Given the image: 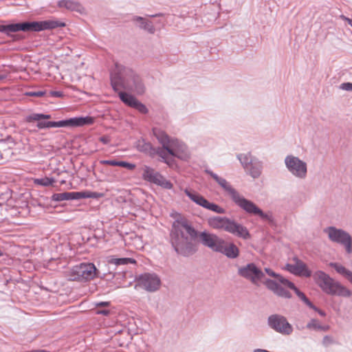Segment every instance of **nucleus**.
<instances>
[{
	"label": "nucleus",
	"instance_id": "50",
	"mask_svg": "<svg viewBox=\"0 0 352 352\" xmlns=\"http://www.w3.org/2000/svg\"><path fill=\"white\" fill-rule=\"evenodd\" d=\"M109 314V310H102V311H97L96 314H102V315H108Z\"/></svg>",
	"mask_w": 352,
	"mask_h": 352
},
{
	"label": "nucleus",
	"instance_id": "37",
	"mask_svg": "<svg viewBox=\"0 0 352 352\" xmlns=\"http://www.w3.org/2000/svg\"><path fill=\"white\" fill-rule=\"evenodd\" d=\"M207 209L209 210L215 212L217 214H223V213H224V211H225L223 208L220 207L219 206H218L216 204L211 203V202L208 205Z\"/></svg>",
	"mask_w": 352,
	"mask_h": 352
},
{
	"label": "nucleus",
	"instance_id": "15",
	"mask_svg": "<svg viewBox=\"0 0 352 352\" xmlns=\"http://www.w3.org/2000/svg\"><path fill=\"white\" fill-rule=\"evenodd\" d=\"M241 276L250 278L254 283L258 285L263 281V273L254 264H249L247 267L239 270Z\"/></svg>",
	"mask_w": 352,
	"mask_h": 352
},
{
	"label": "nucleus",
	"instance_id": "39",
	"mask_svg": "<svg viewBox=\"0 0 352 352\" xmlns=\"http://www.w3.org/2000/svg\"><path fill=\"white\" fill-rule=\"evenodd\" d=\"M100 164L120 166V161L117 160H101Z\"/></svg>",
	"mask_w": 352,
	"mask_h": 352
},
{
	"label": "nucleus",
	"instance_id": "33",
	"mask_svg": "<svg viewBox=\"0 0 352 352\" xmlns=\"http://www.w3.org/2000/svg\"><path fill=\"white\" fill-rule=\"evenodd\" d=\"M168 154H169V153L163 147L162 148H160V147L154 148L153 157L155 155H158L159 157H160L162 158V161L166 164H168V161L167 160Z\"/></svg>",
	"mask_w": 352,
	"mask_h": 352
},
{
	"label": "nucleus",
	"instance_id": "28",
	"mask_svg": "<svg viewBox=\"0 0 352 352\" xmlns=\"http://www.w3.org/2000/svg\"><path fill=\"white\" fill-rule=\"evenodd\" d=\"M109 263L111 264H114L116 265H128V264H135L136 263V261L135 259L131 258H111L109 260Z\"/></svg>",
	"mask_w": 352,
	"mask_h": 352
},
{
	"label": "nucleus",
	"instance_id": "24",
	"mask_svg": "<svg viewBox=\"0 0 352 352\" xmlns=\"http://www.w3.org/2000/svg\"><path fill=\"white\" fill-rule=\"evenodd\" d=\"M58 6L60 8H65L70 10L80 11L81 8L80 3L71 0H60L58 2Z\"/></svg>",
	"mask_w": 352,
	"mask_h": 352
},
{
	"label": "nucleus",
	"instance_id": "36",
	"mask_svg": "<svg viewBox=\"0 0 352 352\" xmlns=\"http://www.w3.org/2000/svg\"><path fill=\"white\" fill-rule=\"evenodd\" d=\"M133 108L137 109L140 113L143 114H146L148 111L147 107L138 100H137Z\"/></svg>",
	"mask_w": 352,
	"mask_h": 352
},
{
	"label": "nucleus",
	"instance_id": "21",
	"mask_svg": "<svg viewBox=\"0 0 352 352\" xmlns=\"http://www.w3.org/2000/svg\"><path fill=\"white\" fill-rule=\"evenodd\" d=\"M52 200L57 202L65 200H79V192L73 191L54 193L52 196Z\"/></svg>",
	"mask_w": 352,
	"mask_h": 352
},
{
	"label": "nucleus",
	"instance_id": "4",
	"mask_svg": "<svg viewBox=\"0 0 352 352\" xmlns=\"http://www.w3.org/2000/svg\"><path fill=\"white\" fill-rule=\"evenodd\" d=\"M60 25L55 21H26L23 23L8 25H0V32L9 34L10 32H41L45 30H52Z\"/></svg>",
	"mask_w": 352,
	"mask_h": 352
},
{
	"label": "nucleus",
	"instance_id": "48",
	"mask_svg": "<svg viewBox=\"0 0 352 352\" xmlns=\"http://www.w3.org/2000/svg\"><path fill=\"white\" fill-rule=\"evenodd\" d=\"M341 18L343 19L344 20L348 22V23L352 27V19H351L344 15H341Z\"/></svg>",
	"mask_w": 352,
	"mask_h": 352
},
{
	"label": "nucleus",
	"instance_id": "49",
	"mask_svg": "<svg viewBox=\"0 0 352 352\" xmlns=\"http://www.w3.org/2000/svg\"><path fill=\"white\" fill-rule=\"evenodd\" d=\"M134 240H135V242H136V241H140V238L139 236H135V239H134ZM133 245H134L135 246H136L137 248H142V245H141V243H140V244H138V243H134V244H133Z\"/></svg>",
	"mask_w": 352,
	"mask_h": 352
},
{
	"label": "nucleus",
	"instance_id": "7",
	"mask_svg": "<svg viewBox=\"0 0 352 352\" xmlns=\"http://www.w3.org/2000/svg\"><path fill=\"white\" fill-rule=\"evenodd\" d=\"M97 269L93 263H80L74 266L68 272L70 280H91L96 276Z\"/></svg>",
	"mask_w": 352,
	"mask_h": 352
},
{
	"label": "nucleus",
	"instance_id": "55",
	"mask_svg": "<svg viewBox=\"0 0 352 352\" xmlns=\"http://www.w3.org/2000/svg\"><path fill=\"white\" fill-rule=\"evenodd\" d=\"M158 15H159V14H155V15H151V17H155V16H158Z\"/></svg>",
	"mask_w": 352,
	"mask_h": 352
},
{
	"label": "nucleus",
	"instance_id": "5",
	"mask_svg": "<svg viewBox=\"0 0 352 352\" xmlns=\"http://www.w3.org/2000/svg\"><path fill=\"white\" fill-rule=\"evenodd\" d=\"M314 278L320 287L328 294L342 296H349L351 294L349 289L338 282H335L329 276L322 271L316 272Z\"/></svg>",
	"mask_w": 352,
	"mask_h": 352
},
{
	"label": "nucleus",
	"instance_id": "26",
	"mask_svg": "<svg viewBox=\"0 0 352 352\" xmlns=\"http://www.w3.org/2000/svg\"><path fill=\"white\" fill-rule=\"evenodd\" d=\"M307 328L309 329H314L316 331H327L329 330V325H322L320 324L319 320L316 319H312L307 324Z\"/></svg>",
	"mask_w": 352,
	"mask_h": 352
},
{
	"label": "nucleus",
	"instance_id": "53",
	"mask_svg": "<svg viewBox=\"0 0 352 352\" xmlns=\"http://www.w3.org/2000/svg\"><path fill=\"white\" fill-rule=\"evenodd\" d=\"M318 313L320 314V315H321V316H325L324 312V311H318Z\"/></svg>",
	"mask_w": 352,
	"mask_h": 352
},
{
	"label": "nucleus",
	"instance_id": "46",
	"mask_svg": "<svg viewBox=\"0 0 352 352\" xmlns=\"http://www.w3.org/2000/svg\"><path fill=\"white\" fill-rule=\"evenodd\" d=\"M2 196L3 201H5L11 197V193L10 192H6L5 193L2 194Z\"/></svg>",
	"mask_w": 352,
	"mask_h": 352
},
{
	"label": "nucleus",
	"instance_id": "32",
	"mask_svg": "<svg viewBox=\"0 0 352 352\" xmlns=\"http://www.w3.org/2000/svg\"><path fill=\"white\" fill-rule=\"evenodd\" d=\"M51 118V116L49 114H43V113H32L26 117V121L28 122H32L34 121L39 122L41 120H47Z\"/></svg>",
	"mask_w": 352,
	"mask_h": 352
},
{
	"label": "nucleus",
	"instance_id": "51",
	"mask_svg": "<svg viewBox=\"0 0 352 352\" xmlns=\"http://www.w3.org/2000/svg\"><path fill=\"white\" fill-rule=\"evenodd\" d=\"M208 220H218V221H220V220H229V219L228 218H223V217H214L212 219H209Z\"/></svg>",
	"mask_w": 352,
	"mask_h": 352
},
{
	"label": "nucleus",
	"instance_id": "10",
	"mask_svg": "<svg viewBox=\"0 0 352 352\" xmlns=\"http://www.w3.org/2000/svg\"><path fill=\"white\" fill-rule=\"evenodd\" d=\"M265 272L271 276H274L276 278V281L272 280H266L263 274V281L267 287L272 290L276 295L284 297V298H290L291 295L288 290H286L284 288V285L280 283V278H283L282 276L276 274L272 270L270 269H265Z\"/></svg>",
	"mask_w": 352,
	"mask_h": 352
},
{
	"label": "nucleus",
	"instance_id": "42",
	"mask_svg": "<svg viewBox=\"0 0 352 352\" xmlns=\"http://www.w3.org/2000/svg\"><path fill=\"white\" fill-rule=\"evenodd\" d=\"M340 89L342 90L352 91V82H344L342 83L340 86Z\"/></svg>",
	"mask_w": 352,
	"mask_h": 352
},
{
	"label": "nucleus",
	"instance_id": "18",
	"mask_svg": "<svg viewBox=\"0 0 352 352\" xmlns=\"http://www.w3.org/2000/svg\"><path fill=\"white\" fill-rule=\"evenodd\" d=\"M280 283L284 285V288L287 290V288H289L291 289H293L296 294H297V296L301 299L308 306H309L310 307L314 309H316L314 306L311 304V302L308 300V298L305 296V295L300 292L296 287L295 285L289 282V280L285 279L284 278H280Z\"/></svg>",
	"mask_w": 352,
	"mask_h": 352
},
{
	"label": "nucleus",
	"instance_id": "27",
	"mask_svg": "<svg viewBox=\"0 0 352 352\" xmlns=\"http://www.w3.org/2000/svg\"><path fill=\"white\" fill-rule=\"evenodd\" d=\"M243 168H247L253 163V158L250 153H240L236 155Z\"/></svg>",
	"mask_w": 352,
	"mask_h": 352
},
{
	"label": "nucleus",
	"instance_id": "44",
	"mask_svg": "<svg viewBox=\"0 0 352 352\" xmlns=\"http://www.w3.org/2000/svg\"><path fill=\"white\" fill-rule=\"evenodd\" d=\"M100 142H101L103 144H108L111 142V138L107 135L101 136L99 138Z\"/></svg>",
	"mask_w": 352,
	"mask_h": 352
},
{
	"label": "nucleus",
	"instance_id": "43",
	"mask_svg": "<svg viewBox=\"0 0 352 352\" xmlns=\"http://www.w3.org/2000/svg\"><path fill=\"white\" fill-rule=\"evenodd\" d=\"M50 94L51 96L56 98H62L64 96L63 92L60 91H51L50 92Z\"/></svg>",
	"mask_w": 352,
	"mask_h": 352
},
{
	"label": "nucleus",
	"instance_id": "3",
	"mask_svg": "<svg viewBox=\"0 0 352 352\" xmlns=\"http://www.w3.org/2000/svg\"><path fill=\"white\" fill-rule=\"evenodd\" d=\"M204 171L230 196L232 201L245 212L260 217L264 220L274 219V217L272 212H263L253 201L245 198L241 195L225 178L219 176L210 169H206Z\"/></svg>",
	"mask_w": 352,
	"mask_h": 352
},
{
	"label": "nucleus",
	"instance_id": "25",
	"mask_svg": "<svg viewBox=\"0 0 352 352\" xmlns=\"http://www.w3.org/2000/svg\"><path fill=\"white\" fill-rule=\"evenodd\" d=\"M118 94L121 101L131 107H133L138 100L133 96L124 91H120Z\"/></svg>",
	"mask_w": 352,
	"mask_h": 352
},
{
	"label": "nucleus",
	"instance_id": "52",
	"mask_svg": "<svg viewBox=\"0 0 352 352\" xmlns=\"http://www.w3.org/2000/svg\"><path fill=\"white\" fill-rule=\"evenodd\" d=\"M5 78H6V75L0 74V80H4Z\"/></svg>",
	"mask_w": 352,
	"mask_h": 352
},
{
	"label": "nucleus",
	"instance_id": "9",
	"mask_svg": "<svg viewBox=\"0 0 352 352\" xmlns=\"http://www.w3.org/2000/svg\"><path fill=\"white\" fill-rule=\"evenodd\" d=\"M210 226L215 229H221L237 236L248 239V230L236 221H210Z\"/></svg>",
	"mask_w": 352,
	"mask_h": 352
},
{
	"label": "nucleus",
	"instance_id": "16",
	"mask_svg": "<svg viewBox=\"0 0 352 352\" xmlns=\"http://www.w3.org/2000/svg\"><path fill=\"white\" fill-rule=\"evenodd\" d=\"M294 261V264H287L285 267L286 270L296 275L305 277L311 276V271L307 268L305 263L297 258H295Z\"/></svg>",
	"mask_w": 352,
	"mask_h": 352
},
{
	"label": "nucleus",
	"instance_id": "11",
	"mask_svg": "<svg viewBox=\"0 0 352 352\" xmlns=\"http://www.w3.org/2000/svg\"><path fill=\"white\" fill-rule=\"evenodd\" d=\"M325 232L328 234L330 240L343 245L348 253L352 252V239L346 232L333 227L327 228Z\"/></svg>",
	"mask_w": 352,
	"mask_h": 352
},
{
	"label": "nucleus",
	"instance_id": "14",
	"mask_svg": "<svg viewBox=\"0 0 352 352\" xmlns=\"http://www.w3.org/2000/svg\"><path fill=\"white\" fill-rule=\"evenodd\" d=\"M153 133L159 143L162 144V147L166 149L170 155L176 156L174 150L170 146L175 140L171 139L166 132L159 128H153Z\"/></svg>",
	"mask_w": 352,
	"mask_h": 352
},
{
	"label": "nucleus",
	"instance_id": "29",
	"mask_svg": "<svg viewBox=\"0 0 352 352\" xmlns=\"http://www.w3.org/2000/svg\"><path fill=\"white\" fill-rule=\"evenodd\" d=\"M330 265L333 266L339 274L344 276L352 283V272L337 263H331Z\"/></svg>",
	"mask_w": 352,
	"mask_h": 352
},
{
	"label": "nucleus",
	"instance_id": "35",
	"mask_svg": "<svg viewBox=\"0 0 352 352\" xmlns=\"http://www.w3.org/2000/svg\"><path fill=\"white\" fill-rule=\"evenodd\" d=\"M55 182V179L53 177H43L36 179L34 183L43 186H49L52 185Z\"/></svg>",
	"mask_w": 352,
	"mask_h": 352
},
{
	"label": "nucleus",
	"instance_id": "31",
	"mask_svg": "<svg viewBox=\"0 0 352 352\" xmlns=\"http://www.w3.org/2000/svg\"><path fill=\"white\" fill-rule=\"evenodd\" d=\"M250 168L249 170L250 175L254 178H258L261 174L262 172V164L261 162L257 164H250Z\"/></svg>",
	"mask_w": 352,
	"mask_h": 352
},
{
	"label": "nucleus",
	"instance_id": "22",
	"mask_svg": "<svg viewBox=\"0 0 352 352\" xmlns=\"http://www.w3.org/2000/svg\"><path fill=\"white\" fill-rule=\"evenodd\" d=\"M219 252L225 254L229 258H234L239 256V250L234 243H228L224 241L221 250H219Z\"/></svg>",
	"mask_w": 352,
	"mask_h": 352
},
{
	"label": "nucleus",
	"instance_id": "1",
	"mask_svg": "<svg viewBox=\"0 0 352 352\" xmlns=\"http://www.w3.org/2000/svg\"><path fill=\"white\" fill-rule=\"evenodd\" d=\"M199 238L201 242L215 252L221 250L224 240L206 232L198 234L188 221H174L171 231V242L175 250L184 256L196 251L195 241Z\"/></svg>",
	"mask_w": 352,
	"mask_h": 352
},
{
	"label": "nucleus",
	"instance_id": "6",
	"mask_svg": "<svg viewBox=\"0 0 352 352\" xmlns=\"http://www.w3.org/2000/svg\"><path fill=\"white\" fill-rule=\"evenodd\" d=\"M287 171L295 178L305 179L307 176L308 168L306 162L292 154L287 155L284 160Z\"/></svg>",
	"mask_w": 352,
	"mask_h": 352
},
{
	"label": "nucleus",
	"instance_id": "23",
	"mask_svg": "<svg viewBox=\"0 0 352 352\" xmlns=\"http://www.w3.org/2000/svg\"><path fill=\"white\" fill-rule=\"evenodd\" d=\"M65 122L63 120L60 121H39L38 122L36 126L39 129L55 128V127H64Z\"/></svg>",
	"mask_w": 352,
	"mask_h": 352
},
{
	"label": "nucleus",
	"instance_id": "41",
	"mask_svg": "<svg viewBox=\"0 0 352 352\" xmlns=\"http://www.w3.org/2000/svg\"><path fill=\"white\" fill-rule=\"evenodd\" d=\"M333 343V339L331 336H325L322 339V344L325 346H328Z\"/></svg>",
	"mask_w": 352,
	"mask_h": 352
},
{
	"label": "nucleus",
	"instance_id": "12",
	"mask_svg": "<svg viewBox=\"0 0 352 352\" xmlns=\"http://www.w3.org/2000/svg\"><path fill=\"white\" fill-rule=\"evenodd\" d=\"M268 323L273 329L283 335H289L293 331L292 325L282 316L272 315L270 316Z\"/></svg>",
	"mask_w": 352,
	"mask_h": 352
},
{
	"label": "nucleus",
	"instance_id": "13",
	"mask_svg": "<svg viewBox=\"0 0 352 352\" xmlns=\"http://www.w3.org/2000/svg\"><path fill=\"white\" fill-rule=\"evenodd\" d=\"M160 285V278L155 274H144L138 278L135 288L142 287L148 292L157 290Z\"/></svg>",
	"mask_w": 352,
	"mask_h": 352
},
{
	"label": "nucleus",
	"instance_id": "40",
	"mask_svg": "<svg viewBox=\"0 0 352 352\" xmlns=\"http://www.w3.org/2000/svg\"><path fill=\"white\" fill-rule=\"evenodd\" d=\"M120 166L126 168L131 170H133L135 168V165L134 164L129 163L124 161H120Z\"/></svg>",
	"mask_w": 352,
	"mask_h": 352
},
{
	"label": "nucleus",
	"instance_id": "20",
	"mask_svg": "<svg viewBox=\"0 0 352 352\" xmlns=\"http://www.w3.org/2000/svg\"><path fill=\"white\" fill-rule=\"evenodd\" d=\"M135 147L140 152L144 153L150 157H153L155 147L144 139H139L135 143Z\"/></svg>",
	"mask_w": 352,
	"mask_h": 352
},
{
	"label": "nucleus",
	"instance_id": "54",
	"mask_svg": "<svg viewBox=\"0 0 352 352\" xmlns=\"http://www.w3.org/2000/svg\"><path fill=\"white\" fill-rule=\"evenodd\" d=\"M3 255V252L0 250V256Z\"/></svg>",
	"mask_w": 352,
	"mask_h": 352
},
{
	"label": "nucleus",
	"instance_id": "47",
	"mask_svg": "<svg viewBox=\"0 0 352 352\" xmlns=\"http://www.w3.org/2000/svg\"><path fill=\"white\" fill-rule=\"evenodd\" d=\"M110 305V302H100L96 304V307H109Z\"/></svg>",
	"mask_w": 352,
	"mask_h": 352
},
{
	"label": "nucleus",
	"instance_id": "8",
	"mask_svg": "<svg viewBox=\"0 0 352 352\" xmlns=\"http://www.w3.org/2000/svg\"><path fill=\"white\" fill-rule=\"evenodd\" d=\"M142 177L144 181L161 186L164 189L170 190L173 187V184L161 173L146 165L142 167Z\"/></svg>",
	"mask_w": 352,
	"mask_h": 352
},
{
	"label": "nucleus",
	"instance_id": "38",
	"mask_svg": "<svg viewBox=\"0 0 352 352\" xmlns=\"http://www.w3.org/2000/svg\"><path fill=\"white\" fill-rule=\"evenodd\" d=\"M46 92L45 91H30L25 93V96L32 97H42L45 96Z\"/></svg>",
	"mask_w": 352,
	"mask_h": 352
},
{
	"label": "nucleus",
	"instance_id": "17",
	"mask_svg": "<svg viewBox=\"0 0 352 352\" xmlns=\"http://www.w3.org/2000/svg\"><path fill=\"white\" fill-rule=\"evenodd\" d=\"M63 122H65L64 127L82 126L92 124L94 122V118L91 116L74 117L69 119L63 120Z\"/></svg>",
	"mask_w": 352,
	"mask_h": 352
},
{
	"label": "nucleus",
	"instance_id": "45",
	"mask_svg": "<svg viewBox=\"0 0 352 352\" xmlns=\"http://www.w3.org/2000/svg\"><path fill=\"white\" fill-rule=\"evenodd\" d=\"M210 202L209 201H208L206 199L203 197V199H201V204H200L199 206L207 209V208H208V205L210 204Z\"/></svg>",
	"mask_w": 352,
	"mask_h": 352
},
{
	"label": "nucleus",
	"instance_id": "19",
	"mask_svg": "<svg viewBox=\"0 0 352 352\" xmlns=\"http://www.w3.org/2000/svg\"><path fill=\"white\" fill-rule=\"evenodd\" d=\"M132 21L136 23L140 29L146 30L150 34L155 33V29L152 21L138 16H134L132 19Z\"/></svg>",
	"mask_w": 352,
	"mask_h": 352
},
{
	"label": "nucleus",
	"instance_id": "30",
	"mask_svg": "<svg viewBox=\"0 0 352 352\" xmlns=\"http://www.w3.org/2000/svg\"><path fill=\"white\" fill-rule=\"evenodd\" d=\"M184 192L191 201H192L199 206L200 205L201 199L204 197L202 195H199L195 191L188 190V188H186L184 190Z\"/></svg>",
	"mask_w": 352,
	"mask_h": 352
},
{
	"label": "nucleus",
	"instance_id": "2",
	"mask_svg": "<svg viewBox=\"0 0 352 352\" xmlns=\"http://www.w3.org/2000/svg\"><path fill=\"white\" fill-rule=\"evenodd\" d=\"M110 82L115 92L129 91L138 95L145 92V86L141 78L130 67L116 63L110 70Z\"/></svg>",
	"mask_w": 352,
	"mask_h": 352
},
{
	"label": "nucleus",
	"instance_id": "34",
	"mask_svg": "<svg viewBox=\"0 0 352 352\" xmlns=\"http://www.w3.org/2000/svg\"><path fill=\"white\" fill-rule=\"evenodd\" d=\"M102 197V194L96 192L81 191L79 192V199L85 198L98 199Z\"/></svg>",
	"mask_w": 352,
	"mask_h": 352
}]
</instances>
